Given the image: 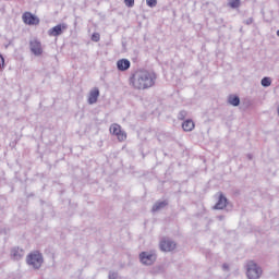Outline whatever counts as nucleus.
Returning <instances> with one entry per match:
<instances>
[{
	"label": "nucleus",
	"mask_w": 279,
	"mask_h": 279,
	"mask_svg": "<svg viewBox=\"0 0 279 279\" xmlns=\"http://www.w3.org/2000/svg\"><path fill=\"white\" fill-rule=\"evenodd\" d=\"M175 242L168 239V240H161L159 247L161 250V252H173V250H175Z\"/></svg>",
	"instance_id": "7"
},
{
	"label": "nucleus",
	"mask_w": 279,
	"mask_h": 279,
	"mask_svg": "<svg viewBox=\"0 0 279 279\" xmlns=\"http://www.w3.org/2000/svg\"><path fill=\"white\" fill-rule=\"evenodd\" d=\"M247 158H248V160H252V158H253L252 154H248Z\"/></svg>",
	"instance_id": "29"
},
{
	"label": "nucleus",
	"mask_w": 279,
	"mask_h": 279,
	"mask_svg": "<svg viewBox=\"0 0 279 279\" xmlns=\"http://www.w3.org/2000/svg\"><path fill=\"white\" fill-rule=\"evenodd\" d=\"M24 254H25V251H23V248L13 247L11 250V256H12V258H14V260H21V258H23Z\"/></svg>",
	"instance_id": "15"
},
{
	"label": "nucleus",
	"mask_w": 279,
	"mask_h": 279,
	"mask_svg": "<svg viewBox=\"0 0 279 279\" xmlns=\"http://www.w3.org/2000/svg\"><path fill=\"white\" fill-rule=\"evenodd\" d=\"M44 263L45 258L43 257V253L39 251H34L26 256V264L34 269H40Z\"/></svg>",
	"instance_id": "2"
},
{
	"label": "nucleus",
	"mask_w": 279,
	"mask_h": 279,
	"mask_svg": "<svg viewBox=\"0 0 279 279\" xmlns=\"http://www.w3.org/2000/svg\"><path fill=\"white\" fill-rule=\"evenodd\" d=\"M277 36L279 37V29L277 31Z\"/></svg>",
	"instance_id": "30"
},
{
	"label": "nucleus",
	"mask_w": 279,
	"mask_h": 279,
	"mask_svg": "<svg viewBox=\"0 0 279 279\" xmlns=\"http://www.w3.org/2000/svg\"><path fill=\"white\" fill-rule=\"evenodd\" d=\"M223 219H226V216H223V215L217 216V220L218 221H223Z\"/></svg>",
	"instance_id": "28"
},
{
	"label": "nucleus",
	"mask_w": 279,
	"mask_h": 279,
	"mask_svg": "<svg viewBox=\"0 0 279 279\" xmlns=\"http://www.w3.org/2000/svg\"><path fill=\"white\" fill-rule=\"evenodd\" d=\"M228 5L232 10H236L238 8H241V0H229Z\"/></svg>",
	"instance_id": "17"
},
{
	"label": "nucleus",
	"mask_w": 279,
	"mask_h": 279,
	"mask_svg": "<svg viewBox=\"0 0 279 279\" xmlns=\"http://www.w3.org/2000/svg\"><path fill=\"white\" fill-rule=\"evenodd\" d=\"M29 48L33 54L43 56V44L38 39L31 40Z\"/></svg>",
	"instance_id": "8"
},
{
	"label": "nucleus",
	"mask_w": 279,
	"mask_h": 279,
	"mask_svg": "<svg viewBox=\"0 0 279 279\" xmlns=\"http://www.w3.org/2000/svg\"><path fill=\"white\" fill-rule=\"evenodd\" d=\"M158 257L156 256V253L154 252H142L140 253V263L142 265H146L147 267L154 265L156 263V259Z\"/></svg>",
	"instance_id": "4"
},
{
	"label": "nucleus",
	"mask_w": 279,
	"mask_h": 279,
	"mask_svg": "<svg viewBox=\"0 0 279 279\" xmlns=\"http://www.w3.org/2000/svg\"><path fill=\"white\" fill-rule=\"evenodd\" d=\"M148 8H156L158 5V0H146Z\"/></svg>",
	"instance_id": "21"
},
{
	"label": "nucleus",
	"mask_w": 279,
	"mask_h": 279,
	"mask_svg": "<svg viewBox=\"0 0 279 279\" xmlns=\"http://www.w3.org/2000/svg\"><path fill=\"white\" fill-rule=\"evenodd\" d=\"M228 206V197L223 195V193H220L218 196V201L214 206V210H223Z\"/></svg>",
	"instance_id": "10"
},
{
	"label": "nucleus",
	"mask_w": 279,
	"mask_h": 279,
	"mask_svg": "<svg viewBox=\"0 0 279 279\" xmlns=\"http://www.w3.org/2000/svg\"><path fill=\"white\" fill-rule=\"evenodd\" d=\"M228 104L234 108L241 106V98L239 95L231 94L228 96Z\"/></svg>",
	"instance_id": "14"
},
{
	"label": "nucleus",
	"mask_w": 279,
	"mask_h": 279,
	"mask_svg": "<svg viewBox=\"0 0 279 279\" xmlns=\"http://www.w3.org/2000/svg\"><path fill=\"white\" fill-rule=\"evenodd\" d=\"M126 8H134V0H124Z\"/></svg>",
	"instance_id": "25"
},
{
	"label": "nucleus",
	"mask_w": 279,
	"mask_h": 279,
	"mask_svg": "<svg viewBox=\"0 0 279 279\" xmlns=\"http://www.w3.org/2000/svg\"><path fill=\"white\" fill-rule=\"evenodd\" d=\"M222 270H223V271H230V266H229L227 263H225V264L222 265Z\"/></svg>",
	"instance_id": "27"
},
{
	"label": "nucleus",
	"mask_w": 279,
	"mask_h": 279,
	"mask_svg": "<svg viewBox=\"0 0 279 279\" xmlns=\"http://www.w3.org/2000/svg\"><path fill=\"white\" fill-rule=\"evenodd\" d=\"M260 84L264 88H269V85L271 84V77L265 76L262 78Z\"/></svg>",
	"instance_id": "18"
},
{
	"label": "nucleus",
	"mask_w": 279,
	"mask_h": 279,
	"mask_svg": "<svg viewBox=\"0 0 279 279\" xmlns=\"http://www.w3.org/2000/svg\"><path fill=\"white\" fill-rule=\"evenodd\" d=\"M100 39H101V36L99 35V33H93L92 35L93 43H99Z\"/></svg>",
	"instance_id": "23"
},
{
	"label": "nucleus",
	"mask_w": 279,
	"mask_h": 279,
	"mask_svg": "<svg viewBox=\"0 0 279 279\" xmlns=\"http://www.w3.org/2000/svg\"><path fill=\"white\" fill-rule=\"evenodd\" d=\"M0 69H5V58L0 53Z\"/></svg>",
	"instance_id": "24"
},
{
	"label": "nucleus",
	"mask_w": 279,
	"mask_h": 279,
	"mask_svg": "<svg viewBox=\"0 0 279 279\" xmlns=\"http://www.w3.org/2000/svg\"><path fill=\"white\" fill-rule=\"evenodd\" d=\"M130 82L137 90H145L156 84V74L146 70H137L131 75Z\"/></svg>",
	"instance_id": "1"
},
{
	"label": "nucleus",
	"mask_w": 279,
	"mask_h": 279,
	"mask_svg": "<svg viewBox=\"0 0 279 279\" xmlns=\"http://www.w3.org/2000/svg\"><path fill=\"white\" fill-rule=\"evenodd\" d=\"M244 23L245 25H252V23H254V17H248Z\"/></svg>",
	"instance_id": "26"
},
{
	"label": "nucleus",
	"mask_w": 279,
	"mask_h": 279,
	"mask_svg": "<svg viewBox=\"0 0 279 279\" xmlns=\"http://www.w3.org/2000/svg\"><path fill=\"white\" fill-rule=\"evenodd\" d=\"M130 66H132V63L128 59H120L117 61L118 71H121V72L128 71V69H130Z\"/></svg>",
	"instance_id": "12"
},
{
	"label": "nucleus",
	"mask_w": 279,
	"mask_h": 279,
	"mask_svg": "<svg viewBox=\"0 0 279 279\" xmlns=\"http://www.w3.org/2000/svg\"><path fill=\"white\" fill-rule=\"evenodd\" d=\"M110 132L113 134V136H118V141H124L128 138V135L121 130V125L119 124H113L110 128Z\"/></svg>",
	"instance_id": "9"
},
{
	"label": "nucleus",
	"mask_w": 279,
	"mask_h": 279,
	"mask_svg": "<svg viewBox=\"0 0 279 279\" xmlns=\"http://www.w3.org/2000/svg\"><path fill=\"white\" fill-rule=\"evenodd\" d=\"M153 272L155 274H163L165 272V266L159 265L153 268Z\"/></svg>",
	"instance_id": "19"
},
{
	"label": "nucleus",
	"mask_w": 279,
	"mask_h": 279,
	"mask_svg": "<svg viewBox=\"0 0 279 279\" xmlns=\"http://www.w3.org/2000/svg\"><path fill=\"white\" fill-rule=\"evenodd\" d=\"M187 114H189V112H187L186 110H181V111L179 112L178 119H179L180 121H184V119H186Z\"/></svg>",
	"instance_id": "20"
},
{
	"label": "nucleus",
	"mask_w": 279,
	"mask_h": 279,
	"mask_svg": "<svg viewBox=\"0 0 279 279\" xmlns=\"http://www.w3.org/2000/svg\"><path fill=\"white\" fill-rule=\"evenodd\" d=\"M109 279H121V277L119 276V272H116V271H112L110 270L109 271Z\"/></svg>",
	"instance_id": "22"
},
{
	"label": "nucleus",
	"mask_w": 279,
	"mask_h": 279,
	"mask_svg": "<svg viewBox=\"0 0 279 279\" xmlns=\"http://www.w3.org/2000/svg\"><path fill=\"white\" fill-rule=\"evenodd\" d=\"M68 25L64 23L58 24L48 31L49 36H62L68 29Z\"/></svg>",
	"instance_id": "6"
},
{
	"label": "nucleus",
	"mask_w": 279,
	"mask_h": 279,
	"mask_svg": "<svg viewBox=\"0 0 279 279\" xmlns=\"http://www.w3.org/2000/svg\"><path fill=\"white\" fill-rule=\"evenodd\" d=\"M98 99H99V88L95 87L94 89L90 90L87 101L89 106H93V104H97Z\"/></svg>",
	"instance_id": "13"
},
{
	"label": "nucleus",
	"mask_w": 279,
	"mask_h": 279,
	"mask_svg": "<svg viewBox=\"0 0 279 279\" xmlns=\"http://www.w3.org/2000/svg\"><path fill=\"white\" fill-rule=\"evenodd\" d=\"M182 128L184 132H193V130H195V122H193L192 119H187L183 121Z\"/></svg>",
	"instance_id": "16"
},
{
	"label": "nucleus",
	"mask_w": 279,
	"mask_h": 279,
	"mask_svg": "<svg viewBox=\"0 0 279 279\" xmlns=\"http://www.w3.org/2000/svg\"><path fill=\"white\" fill-rule=\"evenodd\" d=\"M167 206H169V201H157L151 207V213H158L160 210H165Z\"/></svg>",
	"instance_id": "11"
},
{
	"label": "nucleus",
	"mask_w": 279,
	"mask_h": 279,
	"mask_svg": "<svg viewBox=\"0 0 279 279\" xmlns=\"http://www.w3.org/2000/svg\"><path fill=\"white\" fill-rule=\"evenodd\" d=\"M22 20L25 25H40V19L32 12H25L22 15Z\"/></svg>",
	"instance_id": "5"
},
{
	"label": "nucleus",
	"mask_w": 279,
	"mask_h": 279,
	"mask_svg": "<svg viewBox=\"0 0 279 279\" xmlns=\"http://www.w3.org/2000/svg\"><path fill=\"white\" fill-rule=\"evenodd\" d=\"M246 276L248 279H260V276H263V268L254 260H251L246 265Z\"/></svg>",
	"instance_id": "3"
}]
</instances>
